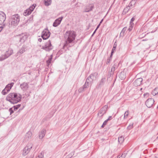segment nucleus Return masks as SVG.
<instances>
[{"label": "nucleus", "instance_id": "f257e3e1", "mask_svg": "<svg viewBox=\"0 0 158 158\" xmlns=\"http://www.w3.org/2000/svg\"><path fill=\"white\" fill-rule=\"evenodd\" d=\"M65 42L64 47H71L74 43V40L76 36V32L73 31H67L64 34Z\"/></svg>", "mask_w": 158, "mask_h": 158}, {"label": "nucleus", "instance_id": "f03ea898", "mask_svg": "<svg viewBox=\"0 0 158 158\" xmlns=\"http://www.w3.org/2000/svg\"><path fill=\"white\" fill-rule=\"evenodd\" d=\"M22 98V96L19 94L11 93L7 96L6 99L11 103L15 104L20 101Z\"/></svg>", "mask_w": 158, "mask_h": 158}, {"label": "nucleus", "instance_id": "7ed1b4c3", "mask_svg": "<svg viewBox=\"0 0 158 158\" xmlns=\"http://www.w3.org/2000/svg\"><path fill=\"white\" fill-rule=\"evenodd\" d=\"M20 19V17L19 15L16 14L11 16L9 21L12 25L16 26L19 24Z\"/></svg>", "mask_w": 158, "mask_h": 158}, {"label": "nucleus", "instance_id": "20e7f679", "mask_svg": "<svg viewBox=\"0 0 158 158\" xmlns=\"http://www.w3.org/2000/svg\"><path fill=\"white\" fill-rule=\"evenodd\" d=\"M53 48V47L52 45L51 41L49 40L47 42L45 43L44 45L42 46L41 48L46 51L49 52L52 50Z\"/></svg>", "mask_w": 158, "mask_h": 158}, {"label": "nucleus", "instance_id": "39448f33", "mask_svg": "<svg viewBox=\"0 0 158 158\" xmlns=\"http://www.w3.org/2000/svg\"><path fill=\"white\" fill-rule=\"evenodd\" d=\"M13 53V51L12 49H9L6 51L4 55L0 56V61H2L8 57Z\"/></svg>", "mask_w": 158, "mask_h": 158}, {"label": "nucleus", "instance_id": "423d86ee", "mask_svg": "<svg viewBox=\"0 0 158 158\" xmlns=\"http://www.w3.org/2000/svg\"><path fill=\"white\" fill-rule=\"evenodd\" d=\"M98 75V73L97 72L93 73L87 77L86 80L89 82L90 84L91 85L93 82V81L96 79Z\"/></svg>", "mask_w": 158, "mask_h": 158}, {"label": "nucleus", "instance_id": "0eeeda50", "mask_svg": "<svg viewBox=\"0 0 158 158\" xmlns=\"http://www.w3.org/2000/svg\"><path fill=\"white\" fill-rule=\"evenodd\" d=\"M33 144L31 143H28L23 149V155L25 156L30 152L32 147Z\"/></svg>", "mask_w": 158, "mask_h": 158}, {"label": "nucleus", "instance_id": "6e6552de", "mask_svg": "<svg viewBox=\"0 0 158 158\" xmlns=\"http://www.w3.org/2000/svg\"><path fill=\"white\" fill-rule=\"evenodd\" d=\"M50 33L47 28L45 29L42 32L41 37L43 40L48 39L50 36Z\"/></svg>", "mask_w": 158, "mask_h": 158}, {"label": "nucleus", "instance_id": "1a4fd4ad", "mask_svg": "<svg viewBox=\"0 0 158 158\" xmlns=\"http://www.w3.org/2000/svg\"><path fill=\"white\" fill-rule=\"evenodd\" d=\"M14 84L13 82H11L7 85L5 88L2 90V94L3 95L6 94L10 91Z\"/></svg>", "mask_w": 158, "mask_h": 158}, {"label": "nucleus", "instance_id": "9d476101", "mask_svg": "<svg viewBox=\"0 0 158 158\" xmlns=\"http://www.w3.org/2000/svg\"><path fill=\"white\" fill-rule=\"evenodd\" d=\"M17 38L19 39V41L21 42H23L27 39V36L25 33H22L16 36Z\"/></svg>", "mask_w": 158, "mask_h": 158}, {"label": "nucleus", "instance_id": "9b49d317", "mask_svg": "<svg viewBox=\"0 0 158 158\" xmlns=\"http://www.w3.org/2000/svg\"><path fill=\"white\" fill-rule=\"evenodd\" d=\"M154 102V100L152 98L148 99L145 102V104L148 108H151L153 105Z\"/></svg>", "mask_w": 158, "mask_h": 158}, {"label": "nucleus", "instance_id": "f8f14e48", "mask_svg": "<svg viewBox=\"0 0 158 158\" xmlns=\"http://www.w3.org/2000/svg\"><path fill=\"white\" fill-rule=\"evenodd\" d=\"M20 87L23 91H26L29 87L28 83L23 82V83L20 84Z\"/></svg>", "mask_w": 158, "mask_h": 158}, {"label": "nucleus", "instance_id": "ddd939ff", "mask_svg": "<svg viewBox=\"0 0 158 158\" xmlns=\"http://www.w3.org/2000/svg\"><path fill=\"white\" fill-rule=\"evenodd\" d=\"M116 60L114 61V64L111 69V71L110 72V75H112L114 74V71L119 66L120 63H116Z\"/></svg>", "mask_w": 158, "mask_h": 158}, {"label": "nucleus", "instance_id": "4468645a", "mask_svg": "<svg viewBox=\"0 0 158 158\" xmlns=\"http://www.w3.org/2000/svg\"><path fill=\"white\" fill-rule=\"evenodd\" d=\"M90 84L89 82L86 80L85 82L82 87L78 89V92L81 93L84 91L85 90L88 88L89 85Z\"/></svg>", "mask_w": 158, "mask_h": 158}, {"label": "nucleus", "instance_id": "2eb2a0df", "mask_svg": "<svg viewBox=\"0 0 158 158\" xmlns=\"http://www.w3.org/2000/svg\"><path fill=\"white\" fill-rule=\"evenodd\" d=\"M142 81V78H138L135 80L133 84L135 86H138L140 85L141 84Z\"/></svg>", "mask_w": 158, "mask_h": 158}, {"label": "nucleus", "instance_id": "dca6fc26", "mask_svg": "<svg viewBox=\"0 0 158 158\" xmlns=\"http://www.w3.org/2000/svg\"><path fill=\"white\" fill-rule=\"evenodd\" d=\"M6 15L3 12L0 11V24L4 23L6 19Z\"/></svg>", "mask_w": 158, "mask_h": 158}, {"label": "nucleus", "instance_id": "f3484780", "mask_svg": "<svg viewBox=\"0 0 158 158\" xmlns=\"http://www.w3.org/2000/svg\"><path fill=\"white\" fill-rule=\"evenodd\" d=\"M63 18V17H61L56 19L53 23V26L56 27L59 25L61 23Z\"/></svg>", "mask_w": 158, "mask_h": 158}, {"label": "nucleus", "instance_id": "a211bd4d", "mask_svg": "<svg viewBox=\"0 0 158 158\" xmlns=\"http://www.w3.org/2000/svg\"><path fill=\"white\" fill-rule=\"evenodd\" d=\"M107 106H105L104 107L101 108L99 111L98 113V115L101 114V116H103L106 112V109L107 108Z\"/></svg>", "mask_w": 158, "mask_h": 158}, {"label": "nucleus", "instance_id": "6ab92c4d", "mask_svg": "<svg viewBox=\"0 0 158 158\" xmlns=\"http://www.w3.org/2000/svg\"><path fill=\"white\" fill-rule=\"evenodd\" d=\"M46 132V130L43 129L39 133V137L40 139H42L45 135Z\"/></svg>", "mask_w": 158, "mask_h": 158}, {"label": "nucleus", "instance_id": "aec40b11", "mask_svg": "<svg viewBox=\"0 0 158 158\" xmlns=\"http://www.w3.org/2000/svg\"><path fill=\"white\" fill-rule=\"evenodd\" d=\"M32 135V133L31 131H28L26 134L25 137L27 140L31 139Z\"/></svg>", "mask_w": 158, "mask_h": 158}, {"label": "nucleus", "instance_id": "412c9836", "mask_svg": "<svg viewBox=\"0 0 158 158\" xmlns=\"http://www.w3.org/2000/svg\"><path fill=\"white\" fill-rule=\"evenodd\" d=\"M26 47L25 46H23L22 48L19 50V51L18 52V53H19L22 54L25 51Z\"/></svg>", "mask_w": 158, "mask_h": 158}, {"label": "nucleus", "instance_id": "4be33fe9", "mask_svg": "<svg viewBox=\"0 0 158 158\" xmlns=\"http://www.w3.org/2000/svg\"><path fill=\"white\" fill-rule=\"evenodd\" d=\"M94 5H92L88 8H86L85 10V12H89L91 11L94 8Z\"/></svg>", "mask_w": 158, "mask_h": 158}, {"label": "nucleus", "instance_id": "5701e85b", "mask_svg": "<svg viewBox=\"0 0 158 158\" xmlns=\"http://www.w3.org/2000/svg\"><path fill=\"white\" fill-rule=\"evenodd\" d=\"M31 13V12L29 10V9H28L25 10L23 13V15L24 16H26L29 15Z\"/></svg>", "mask_w": 158, "mask_h": 158}, {"label": "nucleus", "instance_id": "b1692460", "mask_svg": "<svg viewBox=\"0 0 158 158\" xmlns=\"http://www.w3.org/2000/svg\"><path fill=\"white\" fill-rule=\"evenodd\" d=\"M126 28H127V27H124L123 29L122 30L121 32L120 33V35H119L120 37H121V36L123 37L124 36V34L126 31Z\"/></svg>", "mask_w": 158, "mask_h": 158}, {"label": "nucleus", "instance_id": "393cba45", "mask_svg": "<svg viewBox=\"0 0 158 158\" xmlns=\"http://www.w3.org/2000/svg\"><path fill=\"white\" fill-rule=\"evenodd\" d=\"M158 93V88H156L152 91V94L153 95H155Z\"/></svg>", "mask_w": 158, "mask_h": 158}, {"label": "nucleus", "instance_id": "a878e982", "mask_svg": "<svg viewBox=\"0 0 158 158\" xmlns=\"http://www.w3.org/2000/svg\"><path fill=\"white\" fill-rule=\"evenodd\" d=\"M136 3L135 0H132L129 3V5H128L129 7L131 8L133 6V5H134Z\"/></svg>", "mask_w": 158, "mask_h": 158}, {"label": "nucleus", "instance_id": "bb28decb", "mask_svg": "<svg viewBox=\"0 0 158 158\" xmlns=\"http://www.w3.org/2000/svg\"><path fill=\"white\" fill-rule=\"evenodd\" d=\"M119 77L122 80L124 79L125 78V75L124 72H121L119 74Z\"/></svg>", "mask_w": 158, "mask_h": 158}, {"label": "nucleus", "instance_id": "cd10ccee", "mask_svg": "<svg viewBox=\"0 0 158 158\" xmlns=\"http://www.w3.org/2000/svg\"><path fill=\"white\" fill-rule=\"evenodd\" d=\"M51 3V0H44V4L46 6L50 5Z\"/></svg>", "mask_w": 158, "mask_h": 158}, {"label": "nucleus", "instance_id": "c85d7f7f", "mask_svg": "<svg viewBox=\"0 0 158 158\" xmlns=\"http://www.w3.org/2000/svg\"><path fill=\"white\" fill-rule=\"evenodd\" d=\"M124 140V137L123 136H121L118 138V141L120 143H122Z\"/></svg>", "mask_w": 158, "mask_h": 158}, {"label": "nucleus", "instance_id": "c756f323", "mask_svg": "<svg viewBox=\"0 0 158 158\" xmlns=\"http://www.w3.org/2000/svg\"><path fill=\"white\" fill-rule=\"evenodd\" d=\"M131 8L128 6L126 7L124 9L123 11L126 14L127 13Z\"/></svg>", "mask_w": 158, "mask_h": 158}, {"label": "nucleus", "instance_id": "7c9ffc66", "mask_svg": "<svg viewBox=\"0 0 158 158\" xmlns=\"http://www.w3.org/2000/svg\"><path fill=\"white\" fill-rule=\"evenodd\" d=\"M106 81V78H102L99 82V85H103Z\"/></svg>", "mask_w": 158, "mask_h": 158}, {"label": "nucleus", "instance_id": "2f4dec72", "mask_svg": "<svg viewBox=\"0 0 158 158\" xmlns=\"http://www.w3.org/2000/svg\"><path fill=\"white\" fill-rule=\"evenodd\" d=\"M52 55H51L50 56V57L49 58L48 60L47 61V63L48 65V66L50 64L51 62V60L52 58Z\"/></svg>", "mask_w": 158, "mask_h": 158}, {"label": "nucleus", "instance_id": "473e14b6", "mask_svg": "<svg viewBox=\"0 0 158 158\" xmlns=\"http://www.w3.org/2000/svg\"><path fill=\"white\" fill-rule=\"evenodd\" d=\"M112 55H110V57H109L107 59V60L106 61V64H108L110 62V61L112 60Z\"/></svg>", "mask_w": 158, "mask_h": 158}, {"label": "nucleus", "instance_id": "72a5a7b5", "mask_svg": "<svg viewBox=\"0 0 158 158\" xmlns=\"http://www.w3.org/2000/svg\"><path fill=\"white\" fill-rule=\"evenodd\" d=\"M74 152H71L69 154V155L66 156V158H71L74 154Z\"/></svg>", "mask_w": 158, "mask_h": 158}, {"label": "nucleus", "instance_id": "f704fd0d", "mask_svg": "<svg viewBox=\"0 0 158 158\" xmlns=\"http://www.w3.org/2000/svg\"><path fill=\"white\" fill-rule=\"evenodd\" d=\"M35 6H34V4H33L32 6H30L29 8H28L29 10L31 11V12L33 11L34 8H35Z\"/></svg>", "mask_w": 158, "mask_h": 158}, {"label": "nucleus", "instance_id": "c9c22d12", "mask_svg": "<svg viewBox=\"0 0 158 158\" xmlns=\"http://www.w3.org/2000/svg\"><path fill=\"white\" fill-rule=\"evenodd\" d=\"M21 106L20 104H18L16 106H15L13 107L14 110H17Z\"/></svg>", "mask_w": 158, "mask_h": 158}, {"label": "nucleus", "instance_id": "e433bc0d", "mask_svg": "<svg viewBox=\"0 0 158 158\" xmlns=\"http://www.w3.org/2000/svg\"><path fill=\"white\" fill-rule=\"evenodd\" d=\"M129 113L128 110H127V111H126L124 113V118H127L128 117V116L129 114Z\"/></svg>", "mask_w": 158, "mask_h": 158}, {"label": "nucleus", "instance_id": "4c0bfd02", "mask_svg": "<svg viewBox=\"0 0 158 158\" xmlns=\"http://www.w3.org/2000/svg\"><path fill=\"white\" fill-rule=\"evenodd\" d=\"M133 123L130 124L127 127V129L128 130H130L132 129L133 127Z\"/></svg>", "mask_w": 158, "mask_h": 158}, {"label": "nucleus", "instance_id": "58836bf2", "mask_svg": "<svg viewBox=\"0 0 158 158\" xmlns=\"http://www.w3.org/2000/svg\"><path fill=\"white\" fill-rule=\"evenodd\" d=\"M116 48V47L114 46L112 48V50L110 55H112V56L113 55L114 52L115 51Z\"/></svg>", "mask_w": 158, "mask_h": 158}, {"label": "nucleus", "instance_id": "ea45409f", "mask_svg": "<svg viewBox=\"0 0 158 158\" xmlns=\"http://www.w3.org/2000/svg\"><path fill=\"white\" fill-rule=\"evenodd\" d=\"M133 23L130 24V26H129V27L128 29V30L130 31H131L133 28Z\"/></svg>", "mask_w": 158, "mask_h": 158}, {"label": "nucleus", "instance_id": "a19ab883", "mask_svg": "<svg viewBox=\"0 0 158 158\" xmlns=\"http://www.w3.org/2000/svg\"><path fill=\"white\" fill-rule=\"evenodd\" d=\"M125 156L126 155L125 154H122L121 156H118L117 158H125Z\"/></svg>", "mask_w": 158, "mask_h": 158}, {"label": "nucleus", "instance_id": "79ce46f5", "mask_svg": "<svg viewBox=\"0 0 158 158\" xmlns=\"http://www.w3.org/2000/svg\"><path fill=\"white\" fill-rule=\"evenodd\" d=\"M43 157L44 155L41 153L38 156L36 157V158H43Z\"/></svg>", "mask_w": 158, "mask_h": 158}, {"label": "nucleus", "instance_id": "37998d69", "mask_svg": "<svg viewBox=\"0 0 158 158\" xmlns=\"http://www.w3.org/2000/svg\"><path fill=\"white\" fill-rule=\"evenodd\" d=\"M135 16L131 18V21H130V24H132V23H133V22L135 20Z\"/></svg>", "mask_w": 158, "mask_h": 158}, {"label": "nucleus", "instance_id": "c03bdc74", "mask_svg": "<svg viewBox=\"0 0 158 158\" xmlns=\"http://www.w3.org/2000/svg\"><path fill=\"white\" fill-rule=\"evenodd\" d=\"M9 111L10 112V114L11 115L14 112L13 110L12 109V108H10L9 109Z\"/></svg>", "mask_w": 158, "mask_h": 158}, {"label": "nucleus", "instance_id": "a18cd8bd", "mask_svg": "<svg viewBox=\"0 0 158 158\" xmlns=\"http://www.w3.org/2000/svg\"><path fill=\"white\" fill-rule=\"evenodd\" d=\"M108 121V119H106L104 121L103 123V125H106L107 124V122Z\"/></svg>", "mask_w": 158, "mask_h": 158}, {"label": "nucleus", "instance_id": "49530a36", "mask_svg": "<svg viewBox=\"0 0 158 158\" xmlns=\"http://www.w3.org/2000/svg\"><path fill=\"white\" fill-rule=\"evenodd\" d=\"M149 95V94L147 93H145L144 94V96H148Z\"/></svg>", "mask_w": 158, "mask_h": 158}, {"label": "nucleus", "instance_id": "de8ad7c7", "mask_svg": "<svg viewBox=\"0 0 158 158\" xmlns=\"http://www.w3.org/2000/svg\"><path fill=\"white\" fill-rule=\"evenodd\" d=\"M100 24H99L98 25V26H97V27L96 28V31H97V30L98 29L99 27H100Z\"/></svg>", "mask_w": 158, "mask_h": 158}, {"label": "nucleus", "instance_id": "09e8293b", "mask_svg": "<svg viewBox=\"0 0 158 158\" xmlns=\"http://www.w3.org/2000/svg\"><path fill=\"white\" fill-rule=\"evenodd\" d=\"M26 158H33V156H29L27 157Z\"/></svg>", "mask_w": 158, "mask_h": 158}, {"label": "nucleus", "instance_id": "8fccbe9b", "mask_svg": "<svg viewBox=\"0 0 158 158\" xmlns=\"http://www.w3.org/2000/svg\"><path fill=\"white\" fill-rule=\"evenodd\" d=\"M38 40L40 42H41L42 41V39L41 38H39Z\"/></svg>", "mask_w": 158, "mask_h": 158}, {"label": "nucleus", "instance_id": "3c124183", "mask_svg": "<svg viewBox=\"0 0 158 158\" xmlns=\"http://www.w3.org/2000/svg\"><path fill=\"white\" fill-rule=\"evenodd\" d=\"M96 30H95L94 31V32L92 34V36H93L94 35V34L95 33V32H96Z\"/></svg>", "mask_w": 158, "mask_h": 158}, {"label": "nucleus", "instance_id": "603ef678", "mask_svg": "<svg viewBox=\"0 0 158 158\" xmlns=\"http://www.w3.org/2000/svg\"><path fill=\"white\" fill-rule=\"evenodd\" d=\"M112 118V117L111 116H109V118L107 119H108V121L110 120H111Z\"/></svg>", "mask_w": 158, "mask_h": 158}, {"label": "nucleus", "instance_id": "864d4df0", "mask_svg": "<svg viewBox=\"0 0 158 158\" xmlns=\"http://www.w3.org/2000/svg\"><path fill=\"white\" fill-rule=\"evenodd\" d=\"M3 27H0V32L2 30Z\"/></svg>", "mask_w": 158, "mask_h": 158}, {"label": "nucleus", "instance_id": "5fc2aeb1", "mask_svg": "<svg viewBox=\"0 0 158 158\" xmlns=\"http://www.w3.org/2000/svg\"><path fill=\"white\" fill-rule=\"evenodd\" d=\"M103 21V19H102V20L100 22V23L99 24H101L102 23Z\"/></svg>", "mask_w": 158, "mask_h": 158}, {"label": "nucleus", "instance_id": "6e6d98bb", "mask_svg": "<svg viewBox=\"0 0 158 158\" xmlns=\"http://www.w3.org/2000/svg\"><path fill=\"white\" fill-rule=\"evenodd\" d=\"M105 125H103V124L102 125V126H101V127H104V126H105Z\"/></svg>", "mask_w": 158, "mask_h": 158}, {"label": "nucleus", "instance_id": "4d7b16f0", "mask_svg": "<svg viewBox=\"0 0 158 158\" xmlns=\"http://www.w3.org/2000/svg\"><path fill=\"white\" fill-rule=\"evenodd\" d=\"M142 89V88H140V90H141Z\"/></svg>", "mask_w": 158, "mask_h": 158}]
</instances>
